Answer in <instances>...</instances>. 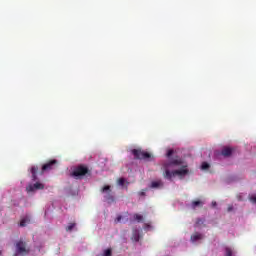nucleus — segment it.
Wrapping results in <instances>:
<instances>
[{
	"instance_id": "nucleus-1",
	"label": "nucleus",
	"mask_w": 256,
	"mask_h": 256,
	"mask_svg": "<svg viewBox=\"0 0 256 256\" xmlns=\"http://www.w3.org/2000/svg\"><path fill=\"white\" fill-rule=\"evenodd\" d=\"M183 161H181V159L177 160H172L171 162H165L162 165V169H163V177L164 179H167L168 181H173V177H185V175H187V173H189V169H187V166H183L182 168L178 169V170H174L171 171L169 169H171L172 165H182Z\"/></svg>"
},
{
	"instance_id": "nucleus-2",
	"label": "nucleus",
	"mask_w": 256,
	"mask_h": 256,
	"mask_svg": "<svg viewBox=\"0 0 256 256\" xmlns=\"http://www.w3.org/2000/svg\"><path fill=\"white\" fill-rule=\"evenodd\" d=\"M132 155H134V159H140L144 161H152L153 154L143 151L141 149H133L131 151Z\"/></svg>"
},
{
	"instance_id": "nucleus-3",
	"label": "nucleus",
	"mask_w": 256,
	"mask_h": 256,
	"mask_svg": "<svg viewBox=\"0 0 256 256\" xmlns=\"http://www.w3.org/2000/svg\"><path fill=\"white\" fill-rule=\"evenodd\" d=\"M88 173L89 168H87V166L80 165L73 170L72 177H75V179H81V177H85Z\"/></svg>"
},
{
	"instance_id": "nucleus-4",
	"label": "nucleus",
	"mask_w": 256,
	"mask_h": 256,
	"mask_svg": "<svg viewBox=\"0 0 256 256\" xmlns=\"http://www.w3.org/2000/svg\"><path fill=\"white\" fill-rule=\"evenodd\" d=\"M102 193H106L104 196V199H106L107 203H115V196L111 193V186L106 185L101 189Z\"/></svg>"
},
{
	"instance_id": "nucleus-5",
	"label": "nucleus",
	"mask_w": 256,
	"mask_h": 256,
	"mask_svg": "<svg viewBox=\"0 0 256 256\" xmlns=\"http://www.w3.org/2000/svg\"><path fill=\"white\" fill-rule=\"evenodd\" d=\"M57 164H58V162L55 159L46 162L42 166L40 174L43 175V173H47V171H53V169H55V167H57Z\"/></svg>"
},
{
	"instance_id": "nucleus-6",
	"label": "nucleus",
	"mask_w": 256,
	"mask_h": 256,
	"mask_svg": "<svg viewBox=\"0 0 256 256\" xmlns=\"http://www.w3.org/2000/svg\"><path fill=\"white\" fill-rule=\"evenodd\" d=\"M45 189V185L40 182H36L35 184H29L26 187L27 193H33V191H39Z\"/></svg>"
},
{
	"instance_id": "nucleus-7",
	"label": "nucleus",
	"mask_w": 256,
	"mask_h": 256,
	"mask_svg": "<svg viewBox=\"0 0 256 256\" xmlns=\"http://www.w3.org/2000/svg\"><path fill=\"white\" fill-rule=\"evenodd\" d=\"M22 253H29V249H27V243L23 242V240H19L16 243V255Z\"/></svg>"
},
{
	"instance_id": "nucleus-8",
	"label": "nucleus",
	"mask_w": 256,
	"mask_h": 256,
	"mask_svg": "<svg viewBox=\"0 0 256 256\" xmlns=\"http://www.w3.org/2000/svg\"><path fill=\"white\" fill-rule=\"evenodd\" d=\"M221 155H223V157H231V155H233V148L224 147L221 151Z\"/></svg>"
},
{
	"instance_id": "nucleus-9",
	"label": "nucleus",
	"mask_w": 256,
	"mask_h": 256,
	"mask_svg": "<svg viewBox=\"0 0 256 256\" xmlns=\"http://www.w3.org/2000/svg\"><path fill=\"white\" fill-rule=\"evenodd\" d=\"M163 185H164L163 181L157 180V181L151 182L150 187H151V189H161V188H163Z\"/></svg>"
},
{
	"instance_id": "nucleus-10",
	"label": "nucleus",
	"mask_w": 256,
	"mask_h": 256,
	"mask_svg": "<svg viewBox=\"0 0 256 256\" xmlns=\"http://www.w3.org/2000/svg\"><path fill=\"white\" fill-rule=\"evenodd\" d=\"M39 171L38 166H32L30 169V173L32 175V181H37V172Z\"/></svg>"
},
{
	"instance_id": "nucleus-11",
	"label": "nucleus",
	"mask_w": 256,
	"mask_h": 256,
	"mask_svg": "<svg viewBox=\"0 0 256 256\" xmlns=\"http://www.w3.org/2000/svg\"><path fill=\"white\" fill-rule=\"evenodd\" d=\"M201 239H203V234H201V233H194L192 236H191V242L192 243H195V241H199V240H201Z\"/></svg>"
},
{
	"instance_id": "nucleus-12",
	"label": "nucleus",
	"mask_w": 256,
	"mask_h": 256,
	"mask_svg": "<svg viewBox=\"0 0 256 256\" xmlns=\"http://www.w3.org/2000/svg\"><path fill=\"white\" fill-rule=\"evenodd\" d=\"M28 223H31V218L26 216L25 218L21 219L20 227H27Z\"/></svg>"
},
{
	"instance_id": "nucleus-13",
	"label": "nucleus",
	"mask_w": 256,
	"mask_h": 256,
	"mask_svg": "<svg viewBox=\"0 0 256 256\" xmlns=\"http://www.w3.org/2000/svg\"><path fill=\"white\" fill-rule=\"evenodd\" d=\"M192 209H197V207H203V202L201 200L192 201Z\"/></svg>"
},
{
	"instance_id": "nucleus-14",
	"label": "nucleus",
	"mask_w": 256,
	"mask_h": 256,
	"mask_svg": "<svg viewBox=\"0 0 256 256\" xmlns=\"http://www.w3.org/2000/svg\"><path fill=\"white\" fill-rule=\"evenodd\" d=\"M224 256H235V254L233 253V249H231L230 247H226Z\"/></svg>"
},
{
	"instance_id": "nucleus-15",
	"label": "nucleus",
	"mask_w": 256,
	"mask_h": 256,
	"mask_svg": "<svg viewBox=\"0 0 256 256\" xmlns=\"http://www.w3.org/2000/svg\"><path fill=\"white\" fill-rule=\"evenodd\" d=\"M139 239H140L139 231L136 230V231L133 233V235H132V241H135L136 243H138Z\"/></svg>"
},
{
	"instance_id": "nucleus-16",
	"label": "nucleus",
	"mask_w": 256,
	"mask_h": 256,
	"mask_svg": "<svg viewBox=\"0 0 256 256\" xmlns=\"http://www.w3.org/2000/svg\"><path fill=\"white\" fill-rule=\"evenodd\" d=\"M134 219L138 223H141V221H143V215H141V214H134Z\"/></svg>"
},
{
	"instance_id": "nucleus-17",
	"label": "nucleus",
	"mask_w": 256,
	"mask_h": 256,
	"mask_svg": "<svg viewBox=\"0 0 256 256\" xmlns=\"http://www.w3.org/2000/svg\"><path fill=\"white\" fill-rule=\"evenodd\" d=\"M76 225H77L76 223H70V224L66 227V231H68V232L73 231V229H75V226H76Z\"/></svg>"
},
{
	"instance_id": "nucleus-18",
	"label": "nucleus",
	"mask_w": 256,
	"mask_h": 256,
	"mask_svg": "<svg viewBox=\"0 0 256 256\" xmlns=\"http://www.w3.org/2000/svg\"><path fill=\"white\" fill-rule=\"evenodd\" d=\"M209 167H211V166L207 162H203L201 165L202 171H207V169H209Z\"/></svg>"
},
{
	"instance_id": "nucleus-19",
	"label": "nucleus",
	"mask_w": 256,
	"mask_h": 256,
	"mask_svg": "<svg viewBox=\"0 0 256 256\" xmlns=\"http://www.w3.org/2000/svg\"><path fill=\"white\" fill-rule=\"evenodd\" d=\"M113 255V251L111 250V248H108L104 251L102 256H112Z\"/></svg>"
},
{
	"instance_id": "nucleus-20",
	"label": "nucleus",
	"mask_w": 256,
	"mask_h": 256,
	"mask_svg": "<svg viewBox=\"0 0 256 256\" xmlns=\"http://www.w3.org/2000/svg\"><path fill=\"white\" fill-rule=\"evenodd\" d=\"M118 185H120V187H123L125 185V178H119Z\"/></svg>"
},
{
	"instance_id": "nucleus-21",
	"label": "nucleus",
	"mask_w": 256,
	"mask_h": 256,
	"mask_svg": "<svg viewBox=\"0 0 256 256\" xmlns=\"http://www.w3.org/2000/svg\"><path fill=\"white\" fill-rule=\"evenodd\" d=\"M205 223V219L198 218L196 221V225H203Z\"/></svg>"
},
{
	"instance_id": "nucleus-22",
	"label": "nucleus",
	"mask_w": 256,
	"mask_h": 256,
	"mask_svg": "<svg viewBox=\"0 0 256 256\" xmlns=\"http://www.w3.org/2000/svg\"><path fill=\"white\" fill-rule=\"evenodd\" d=\"M249 200L251 201V203H256V195L250 196Z\"/></svg>"
},
{
	"instance_id": "nucleus-23",
	"label": "nucleus",
	"mask_w": 256,
	"mask_h": 256,
	"mask_svg": "<svg viewBox=\"0 0 256 256\" xmlns=\"http://www.w3.org/2000/svg\"><path fill=\"white\" fill-rule=\"evenodd\" d=\"M122 219H123V217L121 215H119L118 217H116L115 223H121Z\"/></svg>"
},
{
	"instance_id": "nucleus-24",
	"label": "nucleus",
	"mask_w": 256,
	"mask_h": 256,
	"mask_svg": "<svg viewBox=\"0 0 256 256\" xmlns=\"http://www.w3.org/2000/svg\"><path fill=\"white\" fill-rule=\"evenodd\" d=\"M171 155H173V150H168L166 156L167 157H171Z\"/></svg>"
},
{
	"instance_id": "nucleus-25",
	"label": "nucleus",
	"mask_w": 256,
	"mask_h": 256,
	"mask_svg": "<svg viewBox=\"0 0 256 256\" xmlns=\"http://www.w3.org/2000/svg\"><path fill=\"white\" fill-rule=\"evenodd\" d=\"M227 211L228 213H231V211H233V205H229Z\"/></svg>"
},
{
	"instance_id": "nucleus-26",
	"label": "nucleus",
	"mask_w": 256,
	"mask_h": 256,
	"mask_svg": "<svg viewBox=\"0 0 256 256\" xmlns=\"http://www.w3.org/2000/svg\"><path fill=\"white\" fill-rule=\"evenodd\" d=\"M212 207H217V202H212Z\"/></svg>"
},
{
	"instance_id": "nucleus-27",
	"label": "nucleus",
	"mask_w": 256,
	"mask_h": 256,
	"mask_svg": "<svg viewBox=\"0 0 256 256\" xmlns=\"http://www.w3.org/2000/svg\"><path fill=\"white\" fill-rule=\"evenodd\" d=\"M140 195L141 196H145V192H140Z\"/></svg>"
},
{
	"instance_id": "nucleus-28",
	"label": "nucleus",
	"mask_w": 256,
	"mask_h": 256,
	"mask_svg": "<svg viewBox=\"0 0 256 256\" xmlns=\"http://www.w3.org/2000/svg\"><path fill=\"white\" fill-rule=\"evenodd\" d=\"M2 253H3V252L0 250V256L2 255Z\"/></svg>"
},
{
	"instance_id": "nucleus-29",
	"label": "nucleus",
	"mask_w": 256,
	"mask_h": 256,
	"mask_svg": "<svg viewBox=\"0 0 256 256\" xmlns=\"http://www.w3.org/2000/svg\"><path fill=\"white\" fill-rule=\"evenodd\" d=\"M146 225V227H149V225L148 224H145Z\"/></svg>"
},
{
	"instance_id": "nucleus-30",
	"label": "nucleus",
	"mask_w": 256,
	"mask_h": 256,
	"mask_svg": "<svg viewBox=\"0 0 256 256\" xmlns=\"http://www.w3.org/2000/svg\"><path fill=\"white\" fill-rule=\"evenodd\" d=\"M14 256H17V254H15Z\"/></svg>"
}]
</instances>
